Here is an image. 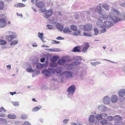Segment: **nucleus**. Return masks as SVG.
<instances>
[{"instance_id": "0e129e2a", "label": "nucleus", "mask_w": 125, "mask_h": 125, "mask_svg": "<svg viewBox=\"0 0 125 125\" xmlns=\"http://www.w3.org/2000/svg\"><path fill=\"white\" fill-rule=\"evenodd\" d=\"M106 30L105 28H104L103 29L101 30L100 31L101 33H104L106 32Z\"/></svg>"}, {"instance_id": "338daca9", "label": "nucleus", "mask_w": 125, "mask_h": 125, "mask_svg": "<svg viewBox=\"0 0 125 125\" xmlns=\"http://www.w3.org/2000/svg\"><path fill=\"white\" fill-rule=\"evenodd\" d=\"M6 116V115L3 113L0 114V117H4Z\"/></svg>"}, {"instance_id": "f03ea898", "label": "nucleus", "mask_w": 125, "mask_h": 125, "mask_svg": "<svg viewBox=\"0 0 125 125\" xmlns=\"http://www.w3.org/2000/svg\"><path fill=\"white\" fill-rule=\"evenodd\" d=\"M112 11L109 13V18L115 23L120 21V19L118 17L120 12L115 9H113Z\"/></svg>"}, {"instance_id": "a211bd4d", "label": "nucleus", "mask_w": 125, "mask_h": 125, "mask_svg": "<svg viewBox=\"0 0 125 125\" xmlns=\"http://www.w3.org/2000/svg\"><path fill=\"white\" fill-rule=\"evenodd\" d=\"M95 116L93 115H90L89 118V121L90 123L94 122L95 120Z\"/></svg>"}, {"instance_id": "680f3d73", "label": "nucleus", "mask_w": 125, "mask_h": 125, "mask_svg": "<svg viewBox=\"0 0 125 125\" xmlns=\"http://www.w3.org/2000/svg\"><path fill=\"white\" fill-rule=\"evenodd\" d=\"M38 61V59L37 58H35L34 60L33 61V64H35Z\"/></svg>"}, {"instance_id": "7ed1b4c3", "label": "nucleus", "mask_w": 125, "mask_h": 125, "mask_svg": "<svg viewBox=\"0 0 125 125\" xmlns=\"http://www.w3.org/2000/svg\"><path fill=\"white\" fill-rule=\"evenodd\" d=\"M76 89V87L74 85H72L67 88L66 90L68 93L67 95V98H71L73 96Z\"/></svg>"}, {"instance_id": "79ce46f5", "label": "nucleus", "mask_w": 125, "mask_h": 125, "mask_svg": "<svg viewBox=\"0 0 125 125\" xmlns=\"http://www.w3.org/2000/svg\"><path fill=\"white\" fill-rule=\"evenodd\" d=\"M32 73H33L35 75H36L39 73L40 71L36 69H35L34 70H33V71Z\"/></svg>"}, {"instance_id": "0eeeda50", "label": "nucleus", "mask_w": 125, "mask_h": 125, "mask_svg": "<svg viewBox=\"0 0 125 125\" xmlns=\"http://www.w3.org/2000/svg\"><path fill=\"white\" fill-rule=\"evenodd\" d=\"M52 11L51 9L46 10L45 13V15L44 17V18L48 19L49 17L52 15Z\"/></svg>"}, {"instance_id": "49530a36", "label": "nucleus", "mask_w": 125, "mask_h": 125, "mask_svg": "<svg viewBox=\"0 0 125 125\" xmlns=\"http://www.w3.org/2000/svg\"><path fill=\"white\" fill-rule=\"evenodd\" d=\"M38 37L41 39L43 38V33H40L38 32Z\"/></svg>"}, {"instance_id": "a19ab883", "label": "nucleus", "mask_w": 125, "mask_h": 125, "mask_svg": "<svg viewBox=\"0 0 125 125\" xmlns=\"http://www.w3.org/2000/svg\"><path fill=\"white\" fill-rule=\"evenodd\" d=\"M100 123L102 125H105L107 123V122L106 120L103 119L101 121Z\"/></svg>"}, {"instance_id": "ddd939ff", "label": "nucleus", "mask_w": 125, "mask_h": 125, "mask_svg": "<svg viewBox=\"0 0 125 125\" xmlns=\"http://www.w3.org/2000/svg\"><path fill=\"white\" fill-rule=\"evenodd\" d=\"M119 96L123 97L125 95V89H122L120 90L118 92Z\"/></svg>"}, {"instance_id": "4be33fe9", "label": "nucleus", "mask_w": 125, "mask_h": 125, "mask_svg": "<svg viewBox=\"0 0 125 125\" xmlns=\"http://www.w3.org/2000/svg\"><path fill=\"white\" fill-rule=\"evenodd\" d=\"M47 50L52 52H59L61 51V50L58 48H55L53 49L50 48L47 49Z\"/></svg>"}, {"instance_id": "c85d7f7f", "label": "nucleus", "mask_w": 125, "mask_h": 125, "mask_svg": "<svg viewBox=\"0 0 125 125\" xmlns=\"http://www.w3.org/2000/svg\"><path fill=\"white\" fill-rule=\"evenodd\" d=\"M7 120L3 118H0V123L2 124H5L7 123Z\"/></svg>"}, {"instance_id": "4d7b16f0", "label": "nucleus", "mask_w": 125, "mask_h": 125, "mask_svg": "<svg viewBox=\"0 0 125 125\" xmlns=\"http://www.w3.org/2000/svg\"><path fill=\"white\" fill-rule=\"evenodd\" d=\"M84 46L85 47H86L87 48L90 47V45H89V44L88 42H86L84 44Z\"/></svg>"}, {"instance_id": "dca6fc26", "label": "nucleus", "mask_w": 125, "mask_h": 125, "mask_svg": "<svg viewBox=\"0 0 125 125\" xmlns=\"http://www.w3.org/2000/svg\"><path fill=\"white\" fill-rule=\"evenodd\" d=\"M65 62V59L62 58L61 59L57 61V63L60 65L64 64Z\"/></svg>"}, {"instance_id": "c03bdc74", "label": "nucleus", "mask_w": 125, "mask_h": 125, "mask_svg": "<svg viewBox=\"0 0 125 125\" xmlns=\"http://www.w3.org/2000/svg\"><path fill=\"white\" fill-rule=\"evenodd\" d=\"M4 7V4L2 1L0 2V10H2Z\"/></svg>"}, {"instance_id": "f257e3e1", "label": "nucleus", "mask_w": 125, "mask_h": 125, "mask_svg": "<svg viewBox=\"0 0 125 125\" xmlns=\"http://www.w3.org/2000/svg\"><path fill=\"white\" fill-rule=\"evenodd\" d=\"M8 32L9 34V35H6L5 38L9 42H11L10 43V46H14L16 45L18 42V41L15 40L12 42V40L16 38L17 37V34L14 31H8L6 32Z\"/></svg>"}, {"instance_id": "cd10ccee", "label": "nucleus", "mask_w": 125, "mask_h": 125, "mask_svg": "<svg viewBox=\"0 0 125 125\" xmlns=\"http://www.w3.org/2000/svg\"><path fill=\"white\" fill-rule=\"evenodd\" d=\"M95 118L97 120H100L102 119V117L101 115L99 114H97L95 115Z\"/></svg>"}, {"instance_id": "1a4fd4ad", "label": "nucleus", "mask_w": 125, "mask_h": 125, "mask_svg": "<svg viewBox=\"0 0 125 125\" xmlns=\"http://www.w3.org/2000/svg\"><path fill=\"white\" fill-rule=\"evenodd\" d=\"M83 27L85 31H88L92 30V26L91 24H88L84 25Z\"/></svg>"}, {"instance_id": "2f4dec72", "label": "nucleus", "mask_w": 125, "mask_h": 125, "mask_svg": "<svg viewBox=\"0 0 125 125\" xmlns=\"http://www.w3.org/2000/svg\"><path fill=\"white\" fill-rule=\"evenodd\" d=\"M73 59L75 61H79L82 60L80 56H75L73 57Z\"/></svg>"}, {"instance_id": "20e7f679", "label": "nucleus", "mask_w": 125, "mask_h": 125, "mask_svg": "<svg viewBox=\"0 0 125 125\" xmlns=\"http://www.w3.org/2000/svg\"><path fill=\"white\" fill-rule=\"evenodd\" d=\"M42 73L46 76H49L51 74L55 73V69L51 68L48 69H43L42 71Z\"/></svg>"}, {"instance_id": "f3484780", "label": "nucleus", "mask_w": 125, "mask_h": 125, "mask_svg": "<svg viewBox=\"0 0 125 125\" xmlns=\"http://www.w3.org/2000/svg\"><path fill=\"white\" fill-rule=\"evenodd\" d=\"M72 52H81V51L80 50V47L77 46L74 47L73 49Z\"/></svg>"}, {"instance_id": "b1692460", "label": "nucleus", "mask_w": 125, "mask_h": 125, "mask_svg": "<svg viewBox=\"0 0 125 125\" xmlns=\"http://www.w3.org/2000/svg\"><path fill=\"white\" fill-rule=\"evenodd\" d=\"M121 119V117L119 115H115L114 116V119L115 120L119 121Z\"/></svg>"}, {"instance_id": "412c9836", "label": "nucleus", "mask_w": 125, "mask_h": 125, "mask_svg": "<svg viewBox=\"0 0 125 125\" xmlns=\"http://www.w3.org/2000/svg\"><path fill=\"white\" fill-rule=\"evenodd\" d=\"M14 6L17 7H24L25 5L22 3H18L15 4Z\"/></svg>"}, {"instance_id": "5fc2aeb1", "label": "nucleus", "mask_w": 125, "mask_h": 125, "mask_svg": "<svg viewBox=\"0 0 125 125\" xmlns=\"http://www.w3.org/2000/svg\"><path fill=\"white\" fill-rule=\"evenodd\" d=\"M23 125H31V124L28 121H26L24 122Z\"/></svg>"}, {"instance_id": "bf43d9fd", "label": "nucleus", "mask_w": 125, "mask_h": 125, "mask_svg": "<svg viewBox=\"0 0 125 125\" xmlns=\"http://www.w3.org/2000/svg\"><path fill=\"white\" fill-rule=\"evenodd\" d=\"M49 62L47 61H46L45 63L44 64H43L44 65V67L45 68L46 67L48 64Z\"/></svg>"}, {"instance_id": "e2e57ef3", "label": "nucleus", "mask_w": 125, "mask_h": 125, "mask_svg": "<svg viewBox=\"0 0 125 125\" xmlns=\"http://www.w3.org/2000/svg\"><path fill=\"white\" fill-rule=\"evenodd\" d=\"M56 39L57 40H63L64 38L59 36Z\"/></svg>"}, {"instance_id": "69168bd1", "label": "nucleus", "mask_w": 125, "mask_h": 125, "mask_svg": "<svg viewBox=\"0 0 125 125\" xmlns=\"http://www.w3.org/2000/svg\"><path fill=\"white\" fill-rule=\"evenodd\" d=\"M75 18L76 19H77L79 17V15L78 13L75 14L74 16Z\"/></svg>"}, {"instance_id": "603ef678", "label": "nucleus", "mask_w": 125, "mask_h": 125, "mask_svg": "<svg viewBox=\"0 0 125 125\" xmlns=\"http://www.w3.org/2000/svg\"><path fill=\"white\" fill-rule=\"evenodd\" d=\"M80 31L79 30H78L76 31L74 33V35H80Z\"/></svg>"}, {"instance_id": "a18cd8bd", "label": "nucleus", "mask_w": 125, "mask_h": 125, "mask_svg": "<svg viewBox=\"0 0 125 125\" xmlns=\"http://www.w3.org/2000/svg\"><path fill=\"white\" fill-rule=\"evenodd\" d=\"M98 7L99 8V13L100 15H101V16H102V15L103 14V13L104 12H102L101 6L100 5L99 6H98Z\"/></svg>"}, {"instance_id": "473e14b6", "label": "nucleus", "mask_w": 125, "mask_h": 125, "mask_svg": "<svg viewBox=\"0 0 125 125\" xmlns=\"http://www.w3.org/2000/svg\"><path fill=\"white\" fill-rule=\"evenodd\" d=\"M30 68H27L26 69V71L27 72L29 73H32L33 71V69H32V67L31 66H30Z\"/></svg>"}, {"instance_id": "e433bc0d", "label": "nucleus", "mask_w": 125, "mask_h": 125, "mask_svg": "<svg viewBox=\"0 0 125 125\" xmlns=\"http://www.w3.org/2000/svg\"><path fill=\"white\" fill-rule=\"evenodd\" d=\"M102 7L104 8L106 10H108L109 9V7L108 5L106 4H104L102 5Z\"/></svg>"}, {"instance_id": "9b49d317", "label": "nucleus", "mask_w": 125, "mask_h": 125, "mask_svg": "<svg viewBox=\"0 0 125 125\" xmlns=\"http://www.w3.org/2000/svg\"><path fill=\"white\" fill-rule=\"evenodd\" d=\"M97 108L100 111H105L107 110V107L104 105H101L97 106Z\"/></svg>"}, {"instance_id": "8fccbe9b", "label": "nucleus", "mask_w": 125, "mask_h": 125, "mask_svg": "<svg viewBox=\"0 0 125 125\" xmlns=\"http://www.w3.org/2000/svg\"><path fill=\"white\" fill-rule=\"evenodd\" d=\"M28 115H26V114H24L23 115H22L21 116V118L22 119H26L28 117Z\"/></svg>"}, {"instance_id": "7c9ffc66", "label": "nucleus", "mask_w": 125, "mask_h": 125, "mask_svg": "<svg viewBox=\"0 0 125 125\" xmlns=\"http://www.w3.org/2000/svg\"><path fill=\"white\" fill-rule=\"evenodd\" d=\"M64 33H67L68 32H71V31L69 28L67 27H65L63 31Z\"/></svg>"}, {"instance_id": "4c0bfd02", "label": "nucleus", "mask_w": 125, "mask_h": 125, "mask_svg": "<svg viewBox=\"0 0 125 125\" xmlns=\"http://www.w3.org/2000/svg\"><path fill=\"white\" fill-rule=\"evenodd\" d=\"M12 103L15 106H17L19 105V102L18 101L13 102Z\"/></svg>"}, {"instance_id": "ea45409f", "label": "nucleus", "mask_w": 125, "mask_h": 125, "mask_svg": "<svg viewBox=\"0 0 125 125\" xmlns=\"http://www.w3.org/2000/svg\"><path fill=\"white\" fill-rule=\"evenodd\" d=\"M114 119V117H113L111 116H108L106 117L107 120L110 121H112Z\"/></svg>"}, {"instance_id": "6e6552de", "label": "nucleus", "mask_w": 125, "mask_h": 125, "mask_svg": "<svg viewBox=\"0 0 125 125\" xmlns=\"http://www.w3.org/2000/svg\"><path fill=\"white\" fill-rule=\"evenodd\" d=\"M103 103L105 104H109L110 101V98L107 96H104L103 100Z\"/></svg>"}, {"instance_id": "f704fd0d", "label": "nucleus", "mask_w": 125, "mask_h": 125, "mask_svg": "<svg viewBox=\"0 0 125 125\" xmlns=\"http://www.w3.org/2000/svg\"><path fill=\"white\" fill-rule=\"evenodd\" d=\"M7 43V42L5 40L0 39V45H3Z\"/></svg>"}, {"instance_id": "58836bf2", "label": "nucleus", "mask_w": 125, "mask_h": 125, "mask_svg": "<svg viewBox=\"0 0 125 125\" xmlns=\"http://www.w3.org/2000/svg\"><path fill=\"white\" fill-rule=\"evenodd\" d=\"M103 21L101 20H98L96 23V24L97 25L99 26L100 25H101L103 23Z\"/></svg>"}, {"instance_id": "13d9d810", "label": "nucleus", "mask_w": 125, "mask_h": 125, "mask_svg": "<svg viewBox=\"0 0 125 125\" xmlns=\"http://www.w3.org/2000/svg\"><path fill=\"white\" fill-rule=\"evenodd\" d=\"M69 120V119H65L63 121V122L64 124H66L68 123V121Z\"/></svg>"}, {"instance_id": "a878e982", "label": "nucleus", "mask_w": 125, "mask_h": 125, "mask_svg": "<svg viewBox=\"0 0 125 125\" xmlns=\"http://www.w3.org/2000/svg\"><path fill=\"white\" fill-rule=\"evenodd\" d=\"M8 117L9 118L12 119H14L16 118V116L14 114H11L8 115Z\"/></svg>"}, {"instance_id": "4468645a", "label": "nucleus", "mask_w": 125, "mask_h": 125, "mask_svg": "<svg viewBox=\"0 0 125 125\" xmlns=\"http://www.w3.org/2000/svg\"><path fill=\"white\" fill-rule=\"evenodd\" d=\"M117 100L118 97L116 95H112L111 98V101L113 103H115L116 102Z\"/></svg>"}, {"instance_id": "3c124183", "label": "nucleus", "mask_w": 125, "mask_h": 125, "mask_svg": "<svg viewBox=\"0 0 125 125\" xmlns=\"http://www.w3.org/2000/svg\"><path fill=\"white\" fill-rule=\"evenodd\" d=\"M94 34L95 35H97L99 32L98 29L96 28H95L94 29Z\"/></svg>"}, {"instance_id": "09e8293b", "label": "nucleus", "mask_w": 125, "mask_h": 125, "mask_svg": "<svg viewBox=\"0 0 125 125\" xmlns=\"http://www.w3.org/2000/svg\"><path fill=\"white\" fill-rule=\"evenodd\" d=\"M84 35L86 36L87 37H92L93 36L90 33L87 32H84L83 33Z\"/></svg>"}, {"instance_id": "774afa93", "label": "nucleus", "mask_w": 125, "mask_h": 125, "mask_svg": "<svg viewBox=\"0 0 125 125\" xmlns=\"http://www.w3.org/2000/svg\"><path fill=\"white\" fill-rule=\"evenodd\" d=\"M45 60V58L43 57L41 58L40 59V61L41 62H44Z\"/></svg>"}, {"instance_id": "9d476101", "label": "nucleus", "mask_w": 125, "mask_h": 125, "mask_svg": "<svg viewBox=\"0 0 125 125\" xmlns=\"http://www.w3.org/2000/svg\"><path fill=\"white\" fill-rule=\"evenodd\" d=\"M104 25L108 29L112 26L113 24L111 22L106 21L104 22Z\"/></svg>"}, {"instance_id": "5701e85b", "label": "nucleus", "mask_w": 125, "mask_h": 125, "mask_svg": "<svg viewBox=\"0 0 125 125\" xmlns=\"http://www.w3.org/2000/svg\"><path fill=\"white\" fill-rule=\"evenodd\" d=\"M36 67L37 69H40L44 67V65L38 63L36 64Z\"/></svg>"}, {"instance_id": "de8ad7c7", "label": "nucleus", "mask_w": 125, "mask_h": 125, "mask_svg": "<svg viewBox=\"0 0 125 125\" xmlns=\"http://www.w3.org/2000/svg\"><path fill=\"white\" fill-rule=\"evenodd\" d=\"M81 63V62L78 61L74 62L73 63V64L75 66H77L80 64Z\"/></svg>"}, {"instance_id": "864d4df0", "label": "nucleus", "mask_w": 125, "mask_h": 125, "mask_svg": "<svg viewBox=\"0 0 125 125\" xmlns=\"http://www.w3.org/2000/svg\"><path fill=\"white\" fill-rule=\"evenodd\" d=\"M88 49V48L84 47L83 48L82 51L83 52H86Z\"/></svg>"}, {"instance_id": "72a5a7b5", "label": "nucleus", "mask_w": 125, "mask_h": 125, "mask_svg": "<svg viewBox=\"0 0 125 125\" xmlns=\"http://www.w3.org/2000/svg\"><path fill=\"white\" fill-rule=\"evenodd\" d=\"M71 29L73 31H75L77 29V27L74 25H72L71 26Z\"/></svg>"}, {"instance_id": "052dcab7", "label": "nucleus", "mask_w": 125, "mask_h": 125, "mask_svg": "<svg viewBox=\"0 0 125 125\" xmlns=\"http://www.w3.org/2000/svg\"><path fill=\"white\" fill-rule=\"evenodd\" d=\"M47 26L48 27V29H53V26L50 25L48 24L47 25Z\"/></svg>"}, {"instance_id": "39448f33", "label": "nucleus", "mask_w": 125, "mask_h": 125, "mask_svg": "<svg viewBox=\"0 0 125 125\" xmlns=\"http://www.w3.org/2000/svg\"><path fill=\"white\" fill-rule=\"evenodd\" d=\"M6 18L4 14H0V27H5L6 25Z\"/></svg>"}, {"instance_id": "393cba45", "label": "nucleus", "mask_w": 125, "mask_h": 125, "mask_svg": "<svg viewBox=\"0 0 125 125\" xmlns=\"http://www.w3.org/2000/svg\"><path fill=\"white\" fill-rule=\"evenodd\" d=\"M101 17L104 20H107L108 18L107 15L105 12H104L103 14L102 15V16H101Z\"/></svg>"}, {"instance_id": "f8f14e48", "label": "nucleus", "mask_w": 125, "mask_h": 125, "mask_svg": "<svg viewBox=\"0 0 125 125\" xmlns=\"http://www.w3.org/2000/svg\"><path fill=\"white\" fill-rule=\"evenodd\" d=\"M35 5L37 7L41 9L44 6L45 4L43 2L40 1L36 3Z\"/></svg>"}, {"instance_id": "c756f323", "label": "nucleus", "mask_w": 125, "mask_h": 125, "mask_svg": "<svg viewBox=\"0 0 125 125\" xmlns=\"http://www.w3.org/2000/svg\"><path fill=\"white\" fill-rule=\"evenodd\" d=\"M49 65L50 67H56L58 66L57 63L56 62L50 63Z\"/></svg>"}, {"instance_id": "aec40b11", "label": "nucleus", "mask_w": 125, "mask_h": 125, "mask_svg": "<svg viewBox=\"0 0 125 125\" xmlns=\"http://www.w3.org/2000/svg\"><path fill=\"white\" fill-rule=\"evenodd\" d=\"M62 68L60 66H59L57 68L55 69V72L58 73H60L61 71L63 70Z\"/></svg>"}, {"instance_id": "423d86ee", "label": "nucleus", "mask_w": 125, "mask_h": 125, "mask_svg": "<svg viewBox=\"0 0 125 125\" xmlns=\"http://www.w3.org/2000/svg\"><path fill=\"white\" fill-rule=\"evenodd\" d=\"M62 74L63 75L65 76L67 78H72L73 77L72 73L68 71L63 72Z\"/></svg>"}, {"instance_id": "bb28decb", "label": "nucleus", "mask_w": 125, "mask_h": 125, "mask_svg": "<svg viewBox=\"0 0 125 125\" xmlns=\"http://www.w3.org/2000/svg\"><path fill=\"white\" fill-rule=\"evenodd\" d=\"M58 56H52V58L50 60L51 61H56L58 58Z\"/></svg>"}, {"instance_id": "c9c22d12", "label": "nucleus", "mask_w": 125, "mask_h": 125, "mask_svg": "<svg viewBox=\"0 0 125 125\" xmlns=\"http://www.w3.org/2000/svg\"><path fill=\"white\" fill-rule=\"evenodd\" d=\"M73 64H68L67 69L68 70H71L73 69Z\"/></svg>"}, {"instance_id": "2eb2a0df", "label": "nucleus", "mask_w": 125, "mask_h": 125, "mask_svg": "<svg viewBox=\"0 0 125 125\" xmlns=\"http://www.w3.org/2000/svg\"><path fill=\"white\" fill-rule=\"evenodd\" d=\"M56 27L60 31H62L63 29V27L62 24L57 23L56 24Z\"/></svg>"}, {"instance_id": "6ab92c4d", "label": "nucleus", "mask_w": 125, "mask_h": 125, "mask_svg": "<svg viewBox=\"0 0 125 125\" xmlns=\"http://www.w3.org/2000/svg\"><path fill=\"white\" fill-rule=\"evenodd\" d=\"M42 107L41 105L36 106L32 109V111L33 112L37 111L40 110Z\"/></svg>"}, {"instance_id": "37998d69", "label": "nucleus", "mask_w": 125, "mask_h": 125, "mask_svg": "<svg viewBox=\"0 0 125 125\" xmlns=\"http://www.w3.org/2000/svg\"><path fill=\"white\" fill-rule=\"evenodd\" d=\"M84 73L83 71L81 72L80 73V74H79V77L82 80L83 79L84 76Z\"/></svg>"}, {"instance_id": "6e6d98bb", "label": "nucleus", "mask_w": 125, "mask_h": 125, "mask_svg": "<svg viewBox=\"0 0 125 125\" xmlns=\"http://www.w3.org/2000/svg\"><path fill=\"white\" fill-rule=\"evenodd\" d=\"M6 112V110L3 107H1L0 108V112Z\"/></svg>"}]
</instances>
